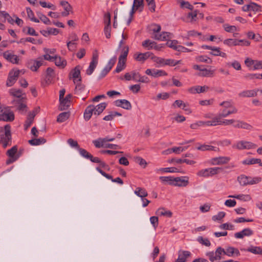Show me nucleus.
I'll return each mask as SVG.
<instances>
[{
	"mask_svg": "<svg viewBox=\"0 0 262 262\" xmlns=\"http://www.w3.org/2000/svg\"><path fill=\"white\" fill-rule=\"evenodd\" d=\"M0 143L3 144L4 148L12 144V136L11 132V126L6 124L4 127H0Z\"/></svg>",
	"mask_w": 262,
	"mask_h": 262,
	"instance_id": "obj_1",
	"label": "nucleus"
},
{
	"mask_svg": "<svg viewBox=\"0 0 262 262\" xmlns=\"http://www.w3.org/2000/svg\"><path fill=\"white\" fill-rule=\"evenodd\" d=\"M234 166H227L223 167H213V168H209L204 169H202L199 171L198 173V175L201 177H212L215 174H218L220 172H223L225 170V169L230 168L231 167H233Z\"/></svg>",
	"mask_w": 262,
	"mask_h": 262,
	"instance_id": "obj_2",
	"label": "nucleus"
},
{
	"mask_svg": "<svg viewBox=\"0 0 262 262\" xmlns=\"http://www.w3.org/2000/svg\"><path fill=\"white\" fill-rule=\"evenodd\" d=\"M237 181L242 186H245L248 185H254L258 184L261 181L260 177H251L245 174H241L237 178Z\"/></svg>",
	"mask_w": 262,
	"mask_h": 262,
	"instance_id": "obj_3",
	"label": "nucleus"
},
{
	"mask_svg": "<svg viewBox=\"0 0 262 262\" xmlns=\"http://www.w3.org/2000/svg\"><path fill=\"white\" fill-rule=\"evenodd\" d=\"M20 72L19 70H15L14 69H12L9 72L6 81L7 86L10 87L14 85L19 77Z\"/></svg>",
	"mask_w": 262,
	"mask_h": 262,
	"instance_id": "obj_4",
	"label": "nucleus"
},
{
	"mask_svg": "<svg viewBox=\"0 0 262 262\" xmlns=\"http://www.w3.org/2000/svg\"><path fill=\"white\" fill-rule=\"evenodd\" d=\"M14 120V114L10 111L9 107H5V111H0V120L5 121H12Z\"/></svg>",
	"mask_w": 262,
	"mask_h": 262,
	"instance_id": "obj_5",
	"label": "nucleus"
},
{
	"mask_svg": "<svg viewBox=\"0 0 262 262\" xmlns=\"http://www.w3.org/2000/svg\"><path fill=\"white\" fill-rule=\"evenodd\" d=\"M98 53L97 50H95L93 53L92 60L90 63L89 68L86 71V74L88 75H91L94 72L98 64Z\"/></svg>",
	"mask_w": 262,
	"mask_h": 262,
	"instance_id": "obj_6",
	"label": "nucleus"
},
{
	"mask_svg": "<svg viewBox=\"0 0 262 262\" xmlns=\"http://www.w3.org/2000/svg\"><path fill=\"white\" fill-rule=\"evenodd\" d=\"M257 147V145L253 143L252 142L246 141H241L237 143L236 145L233 146V147H235L236 148L242 150L244 149H252L255 148Z\"/></svg>",
	"mask_w": 262,
	"mask_h": 262,
	"instance_id": "obj_7",
	"label": "nucleus"
},
{
	"mask_svg": "<svg viewBox=\"0 0 262 262\" xmlns=\"http://www.w3.org/2000/svg\"><path fill=\"white\" fill-rule=\"evenodd\" d=\"M72 97V94H69L65 98L63 97L62 99L59 100L60 104L58 106V110L60 111L67 110L70 105V99Z\"/></svg>",
	"mask_w": 262,
	"mask_h": 262,
	"instance_id": "obj_8",
	"label": "nucleus"
},
{
	"mask_svg": "<svg viewBox=\"0 0 262 262\" xmlns=\"http://www.w3.org/2000/svg\"><path fill=\"white\" fill-rule=\"evenodd\" d=\"M261 6L257 4L250 2L249 4L245 5L242 7V9L244 12L252 11L255 12H260Z\"/></svg>",
	"mask_w": 262,
	"mask_h": 262,
	"instance_id": "obj_9",
	"label": "nucleus"
},
{
	"mask_svg": "<svg viewBox=\"0 0 262 262\" xmlns=\"http://www.w3.org/2000/svg\"><path fill=\"white\" fill-rule=\"evenodd\" d=\"M43 60H36L34 59H30L27 63V67L32 71L36 72L38 68L43 64Z\"/></svg>",
	"mask_w": 262,
	"mask_h": 262,
	"instance_id": "obj_10",
	"label": "nucleus"
},
{
	"mask_svg": "<svg viewBox=\"0 0 262 262\" xmlns=\"http://www.w3.org/2000/svg\"><path fill=\"white\" fill-rule=\"evenodd\" d=\"M104 23L105 26L104 28V32L105 36L107 38H110L111 37V14L110 13H107L105 15Z\"/></svg>",
	"mask_w": 262,
	"mask_h": 262,
	"instance_id": "obj_11",
	"label": "nucleus"
},
{
	"mask_svg": "<svg viewBox=\"0 0 262 262\" xmlns=\"http://www.w3.org/2000/svg\"><path fill=\"white\" fill-rule=\"evenodd\" d=\"M80 66L78 65L76 66L73 70H71L69 75H72V78L74 79V82L76 84V80L77 78V82H81V77L80 75Z\"/></svg>",
	"mask_w": 262,
	"mask_h": 262,
	"instance_id": "obj_12",
	"label": "nucleus"
},
{
	"mask_svg": "<svg viewBox=\"0 0 262 262\" xmlns=\"http://www.w3.org/2000/svg\"><path fill=\"white\" fill-rule=\"evenodd\" d=\"M114 104L118 107L125 110H130L132 108L130 102L126 99H118L114 102Z\"/></svg>",
	"mask_w": 262,
	"mask_h": 262,
	"instance_id": "obj_13",
	"label": "nucleus"
},
{
	"mask_svg": "<svg viewBox=\"0 0 262 262\" xmlns=\"http://www.w3.org/2000/svg\"><path fill=\"white\" fill-rule=\"evenodd\" d=\"M230 159L227 157H219L211 159L210 164L212 165H222L227 163Z\"/></svg>",
	"mask_w": 262,
	"mask_h": 262,
	"instance_id": "obj_14",
	"label": "nucleus"
},
{
	"mask_svg": "<svg viewBox=\"0 0 262 262\" xmlns=\"http://www.w3.org/2000/svg\"><path fill=\"white\" fill-rule=\"evenodd\" d=\"M115 140L114 138H110L109 137H106L104 138H99L97 140H94L93 143L96 148L103 147L104 143L106 142H111Z\"/></svg>",
	"mask_w": 262,
	"mask_h": 262,
	"instance_id": "obj_15",
	"label": "nucleus"
},
{
	"mask_svg": "<svg viewBox=\"0 0 262 262\" xmlns=\"http://www.w3.org/2000/svg\"><path fill=\"white\" fill-rule=\"evenodd\" d=\"M3 56L5 59L13 64L18 63L19 59L18 56L14 54H11L9 51L5 52L3 54Z\"/></svg>",
	"mask_w": 262,
	"mask_h": 262,
	"instance_id": "obj_16",
	"label": "nucleus"
},
{
	"mask_svg": "<svg viewBox=\"0 0 262 262\" xmlns=\"http://www.w3.org/2000/svg\"><path fill=\"white\" fill-rule=\"evenodd\" d=\"M189 178L187 177H180L174 178V186L179 187H186L189 183Z\"/></svg>",
	"mask_w": 262,
	"mask_h": 262,
	"instance_id": "obj_17",
	"label": "nucleus"
},
{
	"mask_svg": "<svg viewBox=\"0 0 262 262\" xmlns=\"http://www.w3.org/2000/svg\"><path fill=\"white\" fill-rule=\"evenodd\" d=\"M253 234V231L250 228H245L241 231L234 234V237L236 238H243L244 236H250Z\"/></svg>",
	"mask_w": 262,
	"mask_h": 262,
	"instance_id": "obj_18",
	"label": "nucleus"
},
{
	"mask_svg": "<svg viewBox=\"0 0 262 262\" xmlns=\"http://www.w3.org/2000/svg\"><path fill=\"white\" fill-rule=\"evenodd\" d=\"M153 53L150 52H147L144 53H140L137 55V54H135L134 55V58L137 61L144 62L149 57H151Z\"/></svg>",
	"mask_w": 262,
	"mask_h": 262,
	"instance_id": "obj_19",
	"label": "nucleus"
},
{
	"mask_svg": "<svg viewBox=\"0 0 262 262\" xmlns=\"http://www.w3.org/2000/svg\"><path fill=\"white\" fill-rule=\"evenodd\" d=\"M94 105L90 104L86 107L84 112L83 117L85 121H89L94 114Z\"/></svg>",
	"mask_w": 262,
	"mask_h": 262,
	"instance_id": "obj_20",
	"label": "nucleus"
},
{
	"mask_svg": "<svg viewBox=\"0 0 262 262\" xmlns=\"http://www.w3.org/2000/svg\"><path fill=\"white\" fill-rule=\"evenodd\" d=\"M55 73L54 70L51 68H48L46 70V82L49 84L51 82L52 79L55 77Z\"/></svg>",
	"mask_w": 262,
	"mask_h": 262,
	"instance_id": "obj_21",
	"label": "nucleus"
},
{
	"mask_svg": "<svg viewBox=\"0 0 262 262\" xmlns=\"http://www.w3.org/2000/svg\"><path fill=\"white\" fill-rule=\"evenodd\" d=\"M107 106V103L105 102H102L96 106L94 105V115L99 116L100 115L103 111L105 109Z\"/></svg>",
	"mask_w": 262,
	"mask_h": 262,
	"instance_id": "obj_22",
	"label": "nucleus"
},
{
	"mask_svg": "<svg viewBox=\"0 0 262 262\" xmlns=\"http://www.w3.org/2000/svg\"><path fill=\"white\" fill-rule=\"evenodd\" d=\"M54 61L56 66L62 69L64 68L67 65L66 60L59 56H55Z\"/></svg>",
	"mask_w": 262,
	"mask_h": 262,
	"instance_id": "obj_23",
	"label": "nucleus"
},
{
	"mask_svg": "<svg viewBox=\"0 0 262 262\" xmlns=\"http://www.w3.org/2000/svg\"><path fill=\"white\" fill-rule=\"evenodd\" d=\"M258 91V90H246L243 91L242 92L240 93L238 95L239 96L242 97H252L257 96V93Z\"/></svg>",
	"mask_w": 262,
	"mask_h": 262,
	"instance_id": "obj_24",
	"label": "nucleus"
},
{
	"mask_svg": "<svg viewBox=\"0 0 262 262\" xmlns=\"http://www.w3.org/2000/svg\"><path fill=\"white\" fill-rule=\"evenodd\" d=\"M35 116V113L34 112L29 113L27 117V120L26 121L24 125L25 130L27 129L31 126Z\"/></svg>",
	"mask_w": 262,
	"mask_h": 262,
	"instance_id": "obj_25",
	"label": "nucleus"
},
{
	"mask_svg": "<svg viewBox=\"0 0 262 262\" xmlns=\"http://www.w3.org/2000/svg\"><path fill=\"white\" fill-rule=\"evenodd\" d=\"M191 253L188 251H183L182 253H179L178 258L175 262H185L186 258L190 256Z\"/></svg>",
	"mask_w": 262,
	"mask_h": 262,
	"instance_id": "obj_26",
	"label": "nucleus"
},
{
	"mask_svg": "<svg viewBox=\"0 0 262 262\" xmlns=\"http://www.w3.org/2000/svg\"><path fill=\"white\" fill-rule=\"evenodd\" d=\"M237 110L235 107H232L229 110H227L226 108L222 111L221 113H220V118L226 117L228 115L236 113Z\"/></svg>",
	"mask_w": 262,
	"mask_h": 262,
	"instance_id": "obj_27",
	"label": "nucleus"
},
{
	"mask_svg": "<svg viewBox=\"0 0 262 262\" xmlns=\"http://www.w3.org/2000/svg\"><path fill=\"white\" fill-rule=\"evenodd\" d=\"M17 151V146H13L11 148L8 150L6 155L10 158H15L18 159L19 157L18 155H16Z\"/></svg>",
	"mask_w": 262,
	"mask_h": 262,
	"instance_id": "obj_28",
	"label": "nucleus"
},
{
	"mask_svg": "<svg viewBox=\"0 0 262 262\" xmlns=\"http://www.w3.org/2000/svg\"><path fill=\"white\" fill-rule=\"evenodd\" d=\"M70 116L69 112H63L58 115L57 118V122L61 123L66 121Z\"/></svg>",
	"mask_w": 262,
	"mask_h": 262,
	"instance_id": "obj_29",
	"label": "nucleus"
},
{
	"mask_svg": "<svg viewBox=\"0 0 262 262\" xmlns=\"http://www.w3.org/2000/svg\"><path fill=\"white\" fill-rule=\"evenodd\" d=\"M46 142V140L43 138H34L28 141V143L31 145H39Z\"/></svg>",
	"mask_w": 262,
	"mask_h": 262,
	"instance_id": "obj_30",
	"label": "nucleus"
},
{
	"mask_svg": "<svg viewBox=\"0 0 262 262\" xmlns=\"http://www.w3.org/2000/svg\"><path fill=\"white\" fill-rule=\"evenodd\" d=\"M157 43L154 41H151L150 39H146L142 42V46L148 50L154 49V45Z\"/></svg>",
	"mask_w": 262,
	"mask_h": 262,
	"instance_id": "obj_31",
	"label": "nucleus"
},
{
	"mask_svg": "<svg viewBox=\"0 0 262 262\" xmlns=\"http://www.w3.org/2000/svg\"><path fill=\"white\" fill-rule=\"evenodd\" d=\"M175 178L172 177H164L161 176L159 178L160 180L163 182L165 183H167L170 185L174 186L175 181H174Z\"/></svg>",
	"mask_w": 262,
	"mask_h": 262,
	"instance_id": "obj_32",
	"label": "nucleus"
},
{
	"mask_svg": "<svg viewBox=\"0 0 262 262\" xmlns=\"http://www.w3.org/2000/svg\"><path fill=\"white\" fill-rule=\"evenodd\" d=\"M166 34V36H169V35H171V33L167 32H162L161 33L155 34H154V36L153 38L156 40H166V37L164 35Z\"/></svg>",
	"mask_w": 262,
	"mask_h": 262,
	"instance_id": "obj_33",
	"label": "nucleus"
},
{
	"mask_svg": "<svg viewBox=\"0 0 262 262\" xmlns=\"http://www.w3.org/2000/svg\"><path fill=\"white\" fill-rule=\"evenodd\" d=\"M135 193L138 196L141 197L142 199L148 195L147 192L143 188L138 187L135 191Z\"/></svg>",
	"mask_w": 262,
	"mask_h": 262,
	"instance_id": "obj_34",
	"label": "nucleus"
},
{
	"mask_svg": "<svg viewBox=\"0 0 262 262\" xmlns=\"http://www.w3.org/2000/svg\"><path fill=\"white\" fill-rule=\"evenodd\" d=\"M213 74V71L208 70L206 68L202 69L201 71L198 73V75L202 77H211Z\"/></svg>",
	"mask_w": 262,
	"mask_h": 262,
	"instance_id": "obj_35",
	"label": "nucleus"
},
{
	"mask_svg": "<svg viewBox=\"0 0 262 262\" xmlns=\"http://www.w3.org/2000/svg\"><path fill=\"white\" fill-rule=\"evenodd\" d=\"M157 214L161 216H165L168 217H170L172 216V213L169 210H166L164 208H159L157 211Z\"/></svg>",
	"mask_w": 262,
	"mask_h": 262,
	"instance_id": "obj_36",
	"label": "nucleus"
},
{
	"mask_svg": "<svg viewBox=\"0 0 262 262\" xmlns=\"http://www.w3.org/2000/svg\"><path fill=\"white\" fill-rule=\"evenodd\" d=\"M22 93V91L21 90H16L15 89H12L9 90V93L11 95L15 97L18 99H20L21 98H23L21 94Z\"/></svg>",
	"mask_w": 262,
	"mask_h": 262,
	"instance_id": "obj_37",
	"label": "nucleus"
},
{
	"mask_svg": "<svg viewBox=\"0 0 262 262\" xmlns=\"http://www.w3.org/2000/svg\"><path fill=\"white\" fill-rule=\"evenodd\" d=\"M224 43L230 47L232 46H235L240 45V43H238V40L232 38L225 39L224 41Z\"/></svg>",
	"mask_w": 262,
	"mask_h": 262,
	"instance_id": "obj_38",
	"label": "nucleus"
},
{
	"mask_svg": "<svg viewBox=\"0 0 262 262\" xmlns=\"http://www.w3.org/2000/svg\"><path fill=\"white\" fill-rule=\"evenodd\" d=\"M116 116H121L122 114L118 112H111L110 114L105 116L103 119L105 121H111Z\"/></svg>",
	"mask_w": 262,
	"mask_h": 262,
	"instance_id": "obj_39",
	"label": "nucleus"
},
{
	"mask_svg": "<svg viewBox=\"0 0 262 262\" xmlns=\"http://www.w3.org/2000/svg\"><path fill=\"white\" fill-rule=\"evenodd\" d=\"M25 99V98H21L20 99L18 100H14L12 101V103H14L16 102V103L18 104L19 105L18 106L17 109L19 111H24L26 108H27V105L24 103H23V100Z\"/></svg>",
	"mask_w": 262,
	"mask_h": 262,
	"instance_id": "obj_40",
	"label": "nucleus"
},
{
	"mask_svg": "<svg viewBox=\"0 0 262 262\" xmlns=\"http://www.w3.org/2000/svg\"><path fill=\"white\" fill-rule=\"evenodd\" d=\"M134 7H136V9H139L140 11H142L143 9V0H134L133 5Z\"/></svg>",
	"mask_w": 262,
	"mask_h": 262,
	"instance_id": "obj_41",
	"label": "nucleus"
},
{
	"mask_svg": "<svg viewBox=\"0 0 262 262\" xmlns=\"http://www.w3.org/2000/svg\"><path fill=\"white\" fill-rule=\"evenodd\" d=\"M224 252V249L221 247H219L215 250L214 255L215 260H219L222 259L221 255Z\"/></svg>",
	"mask_w": 262,
	"mask_h": 262,
	"instance_id": "obj_42",
	"label": "nucleus"
},
{
	"mask_svg": "<svg viewBox=\"0 0 262 262\" xmlns=\"http://www.w3.org/2000/svg\"><path fill=\"white\" fill-rule=\"evenodd\" d=\"M229 198H235L237 199H239L241 200H243L245 201L249 200L251 199V198L249 195H245V194H238V195H229Z\"/></svg>",
	"mask_w": 262,
	"mask_h": 262,
	"instance_id": "obj_43",
	"label": "nucleus"
},
{
	"mask_svg": "<svg viewBox=\"0 0 262 262\" xmlns=\"http://www.w3.org/2000/svg\"><path fill=\"white\" fill-rule=\"evenodd\" d=\"M260 159L252 158L251 159H247L244 160L242 163L245 165H251L254 164H259L260 163Z\"/></svg>",
	"mask_w": 262,
	"mask_h": 262,
	"instance_id": "obj_44",
	"label": "nucleus"
},
{
	"mask_svg": "<svg viewBox=\"0 0 262 262\" xmlns=\"http://www.w3.org/2000/svg\"><path fill=\"white\" fill-rule=\"evenodd\" d=\"M197 149L205 151V150H214L216 151V147L208 145H202L198 147Z\"/></svg>",
	"mask_w": 262,
	"mask_h": 262,
	"instance_id": "obj_45",
	"label": "nucleus"
},
{
	"mask_svg": "<svg viewBox=\"0 0 262 262\" xmlns=\"http://www.w3.org/2000/svg\"><path fill=\"white\" fill-rule=\"evenodd\" d=\"M160 170L166 172H181L184 173L183 171L179 170L176 167H167V168H162Z\"/></svg>",
	"mask_w": 262,
	"mask_h": 262,
	"instance_id": "obj_46",
	"label": "nucleus"
},
{
	"mask_svg": "<svg viewBox=\"0 0 262 262\" xmlns=\"http://www.w3.org/2000/svg\"><path fill=\"white\" fill-rule=\"evenodd\" d=\"M27 13L29 18H30L31 20L35 23H39V20L34 16V13L30 8H27Z\"/></svg>",
	"mask_w": 262,
	"mask_h": 262,
	"instance_id": "obj_47",
	"label": "nucleus"
},
{
	"mask_svg": "<svg viewBox=\"0 0 262 262\" xmlns=\"http://www.w3.org/2000/svg\"><path fill=\"white\" fill-rule=\"evenodd\" d=\"M196 59L199 61L204 62L207 63H211L212 62L211 58L205 55L199 56L197 57Z\"/></svg>",
	"mask_w": 262,
	"mask_h": 262,
	"instance_id": "obj_48",
	"label": "nucleus"
},
{
	"mask_svg": "<svg viewBox=\"0 0 262 262\" xmlns=\"http://www.w3.org/2000/svg\"><path fill=\"white\" fill-rule=\"evenodd\" d=\"M187 106V104L181 100H177L172 104V106L174 108L178 107L182 108V107H186Z\"/></svg>",
	"mask_w": 262,
	"mask_h": 262,
	"instance_id": "obj_49",
	"label": "nucleus"
},
{
	"mask_svg": "<svg viewBox=\"0 0 262 262\" xmlns=\"http://www.w3.org/2000/svg\"><path fill=\"white\" fill-rule=\"evenodd\" d=\"M260 250V247L257 246H251L247 249H242L241 250L247 251L251 252L255 254H259V251Z\"/></svg>",
	"mask_w": 262,
	"mask_h": 262,
	"instance_id": "obj_50",
	"label": "nucleus"
},
{
	"mask_svg": "<svg viewBox=\"0 0 262 262\" xmlns=\"http://www.w3.org/2000/svg\"><path fill=\"white\" fill-rule=\"evenodd\" d=\"M129 51V48L128 46H125L123 48L121 55L119 57V59H127V56Z\"/></svg>",
	"mask_w": 262,
	"mask_h": 262,
	"instance_id": "obj_51",
	"label": "nucleus"
},
{
	"mask_svg": "<svg viewBox=\"0 0 262 262\" xmlns=\"http://www.w3.org/2000/svg\"><path fill=\"white\" fill-rule=\"evenodd\" d=\"M60 4L63 7L65 11H72V7L67 1H62L60 2Z\"/></svg>",
	"mask_w": 262,
	"mask_h": 262,
	"instance_id": "obj_52",
	"label": "nucleus"
},
{
	"mask_svg": "<svg viewBox=\"0 0 262 262\" xmlns=\"http://www.w3.org/2000/svg\"><path fill=\"white\" fill-rule=\"evenodd\" d=\"M167 74L166 72L163 70L153 69L152 76L158 77L162 76H166Z\"/></svg>",
	"mask_w": 262,
	"mask_h": 262,
	"instance_id": "obj_53",
	"label": "nucleus"
},
{
	"mask_svg": "<svg viewBox=\"0 0 262 262\" xmlns=\"http://www.w3.org/2000/svg\"><path fill=\"white\" fill-rule=\"evenodd\" d=\"M173 49L180 52H190L192 50L185 48L182 46L178 45V46H173Z\"/></svg>",
	"mask_w": 262,
	"mask_h": 262,
	"instance_id": "obj_54",
	"label": "nucleus"
},
{
	"mask_svg": "<svg viewBox=\"0 0 262 262\" xmlns=\"http://www.w3.org/2000/svg\"><path fill=\"white\" fill-rule=\"evenodd\" d=\"M197 241L202 245L207 247H209L211 245L210 241L208 238H204L202 236H199Z\"/></svg>",
	"mask_w": 262,
	"mask_h": 262,
	"instance_id": "obj_55",
	"label": "nucleus"
},
{
	"mask_svg": "<svg viewBox=\"0 0 262 262\" xmlns=\"http://www.w3.org/2000/svg\"><path fill=\"white\" fill-rule=\"evenodd\" d=\"M38 16L39 17V19L46 25H50L51 21L50 19L44 14L42 13H38Z\"/></svg>",
	"mask_w": 262,
	"mask_h": 262,
	"instance_id": "obj_56",
	"label": "nucleus"
},
{
	"mask_svg": "<svg viewBox=\"0 0 262 262\" xmlns=\"http://www.w3.org/2000/svg\"><path fill=\"white\" fill-rule=\"evenodd\" d=\"M78 150L79 151V153L81 156L85 158L89 159L90 156H91V154H90L85 149L81 148L80 147H79V148Z\"/></svg>",
	"mask_w": 262,
	"mask_h": 262,
	"instance_id": "obj_57",
	"label": "nucleus"
},
{
	"mask_svg": "<svg viewBox=\"0 0 262 262\" xmlns=\"http://www.w3.org/2000/svg\"><path fill=\"white\" fill-rule=\"evenodd\" d=\"M135 161L138 163L141 166H143L144 167L147 165L146 161L140 157H136L134 158Z\"/></svg>",
	"mask_w": 262,
	"mask_h": 262,
	"instance_id": "obj_58",
	"label": "nucleus"
},
{
	"mask_svg": "<svg viewBox=\"0 0 262 262\" xmlns=\"http://www.w3.org/2000/svg\"><path fill=\"white\" fill-rule=\"evenodd\" d=\"M209 87L206 85L204 86H195V91L196 93H204L209 89Z\"/></svg>",
	"mask_w": 262,
	"mask_h": 262,
	"instance_id": "obj_59",
	"label": "nucleus"
},
{
	"mask_svg": "<svg viewBox=\"0 0 262 262\" xmlns=\"http://www.w3.org/2000/svg\"><path fill=\"white\" fill-rule=\"evenodd\" d=\"M223 27L225 30L227 32H233L237 30V28L235 26H229L228 24H225Z\"/></svg>",
	"mask_w": 262,
	"mask_h": 262,
	"instance_id": "obj_60",
	"label": "nucleus"
},
{
	"mask_svg": "<svg viewBox=\"0 0 262 262\" xmlns=\"http://www.w3.org/2000/svg\"><path fill=\"white\" fill-rule=\"evenodd\" d=\"M198 11L197 10H195L192 12H189L188 13L187 17H191V23H192L193 21L196 20L195 18L197 17L198 16Z\"/></svg>",
	"mask_w": 262,
	"mask_h": 262,
	"instance_id": "obj_61",
	"label": "nucleus"
},
{
	"mask_svg": "<svg viewBox=\"0 0 262 262\" xmlns=\"http://www.w3.org/2000/svg\"><path fill=\"white\" fill-rule=\"evenodd\" d=\"M225 214L224 212H219L216 215L212 216V220L214 221H221L225 216Z\"/></svg>",
	"mask_w": 262,
	"mask_h": 262,
	"instance_id": "obj_62",
	"label": "nucleus"
},
{
	"mask_svg": "<svg viewBox=\"0 0 262 262\" xmlns=\"http://www.w3.org/2000/svg\"><path fill=\"white\" fill-rule=\"evenodd\" d=\"M117 60V57L116 56L112 57L108 61L107 64L106 66L110 70L113 67Z\"/></svg>",
	"mask_w": 262,
	"mask_h": 262,
	"instance_id": "obj_63",
	"label": "nucleus"
},
{
	"mask_svg": "<svg viewBox=\"0 0 262 262\" xmlns=\"http://www.w3.org/2000/svg\"><path fill=\"white\" fill-rule=\"evenodd\" d=\"M262 69V60H255L254 66L253 67V70H259Z\"/></svg>",
	"mask_w": 262,
	"mask_h": 262,
	"instance_id": "obj_64",
	"label": "nucleus"
}]
</instances>
